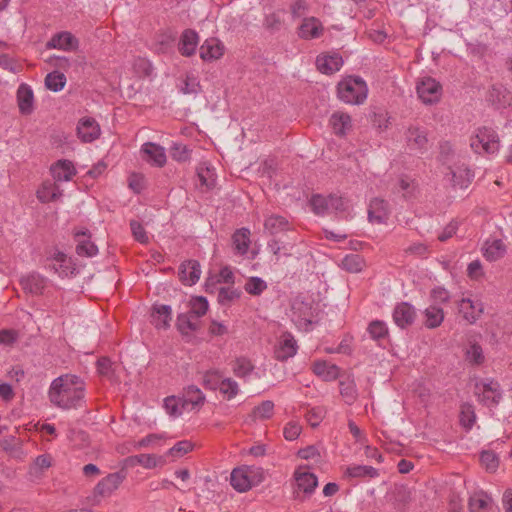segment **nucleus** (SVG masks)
Wrapping results in <instances>:
<instances>
[{"mask_svg": "<svg viewBox=\"0 0 512 512\" xmlns=\"http://www.w3.org/2000/svg\"><path fill=\"white\" fill-rule=\"evenodd\" d=\"M85 390L83 379L77 375L65 374L51 382L48 398L58 408L73 409L81 406L85 398Z\"/></svg>", "mask_w": 512, "mask_h": 512, "instance_id": "nucleus-1", "label": "nucleus"}, {"mask_svg": "<svg viewBox=\"0 0 512 512\" xmlns=\"http://www.w3.org/2000/svg\"><path fill=\"white\" fill-rule=\"evenodd\" d=\"M368 87L359 76H349L337 85L338 98L346 104L360 105L367 98Z\"/></svg>", "mask_w": 512, "mask_h": 512, "instance_id": "nucleus-2", "label": "nucleus"}, {"mask_svg": "<svg viewBox=\"0 0 512 512\" xmlns=\"http://www.w3.org/2000/svg\"><path fill=\"white\" fill-rule=\"evenodd\" d=\"M262 480L263 470L261 468L247 466L233 469L230 476L231 486L238 492H246Z\"/></svg>", "mask_w": 512, "mask_h": 512, "instance_id": "nucleus-3", "label": "nucleus"}, {"mask_svg": "<svg viewBox=\"0 0 512 512\" xmlns=\"http://www.w3.org/2000/svg\"><path fill=\"white\" fill-rule=\"evenodd\" d=\"M293 478L295 482L293 495L296 500L304 501L309 498L318 486L317 476L302 466L294 471Z\"/></svg>", "mask_w": 512, "mask_h": 512, "instance_id": "nucleus-4", "label": "nucleus"}, {"mask_svg": "<svg viewBox=\"0 0 512 512\" xmlns=\"http://www.w3.org/2000/svg\"><path fill=\"white\" fill-rule=\"evenodd\" d=\"M500 141L495 130L488 127L479 128L471 140V148L477 153L494 154L498 152Z\"/></svg>", "mask_w": 512, "mask_h": 512, "instance_id": "nucleus-5", "label": "nucleus"}, {"mask_svg": "<svg viewBox=\"0 0 512 512\" xmlns=\"http://www.w3.org/2000/svg\"><path fill=\"white\" fill-rule=\"evenodd\" d=\"M125 479L123 472H114L101 479L94 488L93 501L98 504L101 498L110 497Z\"/></svg>", "mask_w": 512, "mask_h": 512, "instance_id": "nucleus-6", "label": "nucleus"}, {"mask_svg": "<svg viewBox=\"0 0 512 512\" xmlns=\"http://www.w3.org/2000/svg\"><path fill=\"white\" fill-rule=\"evenodd\" d=\"M417 94L424 104H434L440 101L442 85L432 77L422 78L416 86Z\"/></svg>", "mask_w": 512, "mask_h": 512, "instance_id": "nucleus-7", "label": "nucleus"}, {"mask_svg": "<svg viewBox=\"0 0 512 512\" xmlns=\"http://www.w3.org/2000/svg\"><path fill=\"white\" fill-rule=\"evenodd\" d=\"M298 351V344L292 333L283 332L274 349V357L280 362H285L294 357Z\"/></svg>", "mask_w": 512, "mask_h": 512, "instance_id": "nucleus-8", "label": "nucleus"}, {"mask_svg": "<svg viewBox=\"0 0 512 512\" xmlns=\"http://www.w3.org/2000/svg\"><path fill=\"white\" fill-rule=\"evenodd\" d=\"M476 395L478 396V400L487 407H493L499 404L502 398V392L500 389V385L498 382L494 380H489L482 384V390H480V385H476Z\"/></svg>", "mask_w": 512, "mask_h": 512, "instance_id": "nucleus-9", "label": "nucleus"}, {"mask_svg": "<svg viewBox=\"0 0 512 512\" xmlns=\"http://www.w3.org/2000/svg\"><path fill=\"white\" fill-rule=\"evenodd\" d=\"M20 285L25 293L31 295H43L49 280L38 272H30L20 278Z\"/></svg>", "mask_w": 512, "mask_h": 512, "instance_id": "nucleus-10", "label": "nucleus"}, {"mask_svg": "<svg viewBox=\"0 0 512 512\" xmlns=\"http://www.w3.org/2000/svg\"><path fill=\"white\" fill-rule=\"evenodd\" d=\"M142 159L155 167H163L166 164L167 157L164 147L153 142H146L140 149Z\"/></svg>", "mask_w": 512, "mask_h": 512, "instance_id": "nucleus-11", "label": "nucleus"}, {"mask_svg": "<svg viewBox=\"0 0 512 512\" xmlns=\"http://www.w3.org/2000/svg\"><path fill=\"white\" fill-rule=\"evenodd\" d=\"M405 139L410 150L424 152L428 148V137L425 128L410 125L405 132Z\"/></svg>", "mask_w": 512, "mask_h": 512, "instance_id": "nucleus-12", "label": "nucleus"}, {"mask_svg": "<svg viewBox=\"0 0 512 512\" xmlns=\"http://www.w3.org/2000/svg\"><path fill=\"white\" fill-rule=\"evenodd\" d=\"M47 261L51 262L49 268L58 274L59 277H67L74 274L75 267L73 266L71 259L61 251L56 250Z\"/></svg>", "mask_w": 512, "mask_h": 512, "instance_id": "nucleus-13", "label": "nucleus"}, {"mask_svg": "<svg viewBox=\"0 0 512 512\" xmlns=\"http://www.w3.org/2000/svg\"><path fill=\"white\" fill-rule=\"evenodd\" d=\"M459 312L463 318L470 324L475 323L484 311V305L480 300L462 298L458 304Z\"/></svg>", "mask_w": 512, "mask_h": 512, "instance_id": "nucleus-14", "label": "nucleus"}, {"mask_svg": "<svg viewBox=\"0 0 512 512\" xmlns=\"http://www.w3.org/2000/svg\"><path fill=\"white\" fill-rule=\"evenodd\" d=\"M392 316L395 324L404 329L413 324L416 310L410 303L401 302L395 306Z\"/></svg>", "mask_w": 512, "mask_h": 512, "instance_id": "nucleus-15", "label": "nucleus"}, {"mask_svg": "<svg viewBox=\"0 0 512 512\" xmlns=\"http://www.w3.org/2000/svg\"><path fill=\"white\" fill-rule=\"evenodd\" d=\"M292 230L291 222L282 215L271 214L264 220V231L273 237Z\"/></svg>", "mask_w": 512, "mask_h": 512, "instance_id": "nucleus-16", "label": "nucleus"}, {"mask_svg": "<svg viewBox=\"0 0 512 512\" xmlns=\"http://www.w3.org/2000/svg\"><path fill=\"white\" fill-rule=\"evenodd\" d=\"M77 135L85 143L92 142L100 136V127L93 118H82L77 125Z\"/></svg>", "mask_w": 512, "mask_h": 512, "instance_id": "nucleus-17", "label": "nucleus"}, {"mask_svg": "<svg viewBox=\"0 0 512 512\" xmlns=\"http://www.w3.org/2000/svg\"><path fill=\"white\" fill-rule=\"evenodd\" d=\"M343 65L342 56L339 53L322 54L316 58L317 69L327 75H331L340 70Z\"/></svg>", "mask_w": 512, "mask_h": 512, "instance_id": "nucleus-18", "label": "nucleus"}, {"mask_svg": "<svg viewBox=\"0 0 512 512\" xmlns=\"http://www.w3.org/2000/svg\"><path fill=\"white\" fill-rule=\"evenodd\" d=\"M178 275L184 285H194L201 275L199 262L196 260L183 262L179 267Z\"/></svg>", "mask_w": 512, "mask_h": 512, "instance_id": "nucleus-19", "label": "nucleus"}, {"mask_svg": "<svg viewBox=\"0 0 512 512\" xmlns=\"http://www.w3.org/2000/svg\"><path fill=\"white\" fill-rule=\"evenodd\" d=\"M507 247L501 239L488 238L482 247V253L486 260L497 261L505 256Z\"/></svg>", "mask_w": 512, "mask_h": 512, "instance_id": "nucleus-20", "label": "nucleus"}, {"mask_svg": "<svg viewBox=\"0 0 512 512\" xmlns=\"http://www.w3.org/2000/svg\"><path fill=\"white\" fill-rule=\"evenodd\" d=\"M389 217V204L384 199L374 198L368 208V219L372 223L382 224Z\"/></svg>", "mask_w": 512, "mask_h": 512, "instance_id": "nucleus-21", "label": "nucleus"}, {"mask_svg": "<svg viewBox=\"0 0 512 512\" xmlns=\"http://www.w3.org/2000/svg\"><path fill=\"white\" fill-rule=\"evenodd\" d=\"M17 104L22 115H30L34 111V93L28 84L22 83L19 85Z\"/></svg>", "mask_w": 512, "mask_h": 512, "instance_id": "nucleus-22", "label": "nucleus"}, {"mask_svg": "<svg viewBox=\"0 0 512 512\" xmlns=\"http://www.w3.org/2000/svg\"><path fill=\"white\" fill-rule=\"evenodd\" d=\"M199 44L198 33L193 29H185L179 39L178 50L182 56H192Z\"/></svg>", "mask_w": 512, "mask_h": 512, "instance_id": "nucleus-23", "label": "nucleus"}, {"mask_svg": "<svg viewBox=\"0 0 512 512\" xmlns=\"http://www.w3.org/2000/svg\"><path fill=\"white\" fill-rule=\"evenodd\" d=\"M324 31L321 21L315 17L304 18L299 27L298 35L305 40L315 39L322 36Z\"/></svg>", "mask_w": 512, "mask_h": 512, "instance_id": "nucleus-24", "label": "nucleus"}, {"mask_svg": "<svg viewBox=\"0 0 512 512\" xmlns=\"http://www.w3.org/2000/svg\"><path fill=\"white\" fill-rule=\"evenodd\" d=\"M488 101L496 108L509 106L512 102L511 93L501 84L493 85L488 91Z\"/></svg>", "mask_w": 512, "mask_h": 512, "instance_id": "nucleus-25", "label": "nucleus"}, {"mask_svg": "<svg viewBox=\"0 0 512 512\" xmlns=\"http://www.w3.org/2000/svg\"><path fill=\"white\" fill-rule=\"evenodd\" d=\"M313 373L324 381H334L340 375V368L325 360H316L311 367Z\"/></svg>", "mask_w": 512, "mask_h": 512, "instance_id": "nucleus-26", "label": "nucleus"}, {"mask_svg": "<svg viewBox=\"0 0 512 512\" xmlns=\"http://www.w3.org/2000/svg\"><path fill=\"white\" fill-rule=\"evenodd\" d=\"M77 241L76 253L82 257H93L98 254V247L90 240V234L87 230L75 233Z\"/></svg>", "mask_w": 512, "mask_h": 512, "instance_id": "nucleus-27", "label": "nucleus"}, {"mask_svg": "<svg viewBox=\"0 0 512 512\" xmlns=\"http://www.w3.org/2000/svg\"><path fill=\"white\" fill-rule=\"evenodd\" d=\"M224 47L216 38H209L200 46L199 53L203 61L219 59L223 55Z\"/></svg>", "mask_w": 512, "mask_h": 512, "instance_id": "nucleus-28", "label": "nucleus"}, {"mask_svg": "<svg viewBox=\"0 0 512 512\" xmlns=\"http://www.w3.org/2000/svg\"><path fill=\"white\" fill-rule=\"evenodd\" d=\"M47 47L71 51L78 47V40L70 32H60L50 39L47 43Z\"/></svg>", "mask_w": 512, "mask_h": 512, "instance_id": "nucleus-29", "label": "nucleus"}, {"mask_svg": "<svg viewBox=\"0 0 512 512\" xmlns=\"http://www.w3.org/2000/svg\"><path fill=\"white\" fill-rule=\"evenodd\" d=\"M152 324L160 329H167L172 320V309L169 305H154L152 308Z\"/></svg>", "mask_w": 512, "mask_h": 512, "instance_id": "nucleus-30", "label": "nucleus"}, {"mask_svg": "<svg viewBox=\"0 0 512 512\" xmlns=\"http://www.w3.org/2000/svg\"><path fill=\"white\" fill-rule=\"evenodd\" d=\"M51 173L56 181H69L76 171L71 161L59 160L51 167Z\"/></svg>", "mask_w": 512, "mask_h": 512, "instance_id": "nucleus-31", "label": "nucleus"}, {"mask_svg": "<svg viewBox=\"0 0 512 512\" xmlns=\"http://www.w3.org/2000/svg\"><path fill=\"white\" fill-rule=\"evenodd\" d=\"M232 243L236 254L245 255L250 247V230L248 228L237 229L232 235Z\"/></svg>", "mask_w": 512, "mask_h": 512, "instance_id": "nucleus-32", "label": "nucleus"}, {"mask_svg": "<svg viewBox=\"0 0 512 512\" xmlns=\"http://www.w3.org/2000/svg\"><path fill=\"white\" fill-rule=\"evenodd\" d=\"M450 174L453 186L461 189L467 188L474 177L472 171L466 166H459L456 169H451Z\"/></svg>", "mask_w": 512, "mask_h": 512, "instance_id": "nucleus-33", "label": "nucleus"}, {"mask_svg": "<svg viewBox=\"0 0 512 512\" xmlns=\"http://www.w3.org/2000/svg\"><path fill=\"white\" fill-rule=\"evenodd\" d=\"M176 326L182 335H188L199 328V319L189 312L177 316Z\"/></svg>", "mask_w": 512, "mask_h": 512, "instance_id": "nucleus-34", "label": "nucleus"}, {"mask_svg": "<svg viewBox=\"0 0 512 512\" xmlns=\"http://www.w3.org/2000/svg\"><path fill=\"white\" fill-rule=\"evenodd\" d=\"M424 325L429 329L439 327L444 321V311L441 307L431 304L424 311Z\"/></svg>", "mask_w": 512, "mask_h": 512, "instance_id": "nucleus-35", "label": "nucleus"}, {"mask_svg": "<svg viewBox=\"0 0 512 512\" xmlns=\"http://www.w3.org/2000/svg\"><path fill=\"white\" fill-rule=\"evenodd\" d=\"M62 196L60 188L52 182H44L37 191V198L42 203L55 201Z\"/></svg>", "mask_w": 512, "mask_h": 512, "instance_id": "nucleus-36", "label": "nucleus"}, {"mask_svg": "<svg viewBox=\"0 0 512 512\" xmlns=\"http://www.w3.org/2000/svg\"><path fill=\"white\" fill-rule=\"evenodd\" d=\"M292 311L299 321L304 322L306 325L312 324L313 310L310 303L296 299L292 304Z\"/></svg>", "mask_w": 512, "mask_h": 512, "instance_id": "nucleus-37", "label": "nucleus"}, {"mask_svg": "<svg viewBox=\"0 0 512 512\" xmlns=\"http://www.w3.org/2000/svg\"><path fill=\"white\" fill-rule=\"evenodd\" d=\"M348 478H376L378 470L369 465H352L348 466L344 472Z\"/></svg>", "mask_w": 512, "mask_h": 512, "instance_id": "nucleus-38", "label": "nucleus"}, {"mask_svg": "<svg viewBox=\"0 0 512 512\" xmlns=\"http://www.w3.org/2000/svg\"><path fill=\"white\" fill-rule=\"evenodd\" d=\"M336 135L343 136L351 128V117L345 113H334L330 119Z\"/></svg>", "mask_w": 512, "mask_h": 512, "instance_id": "nucleus-39", "label": "nucleus"}, {"mask_svg": "<svg viewBox=\"0 0 512 512\" xmlns=\"http://www.w3.org/2000/svg\"><path fill=\"white\" fill-rule=\"evenodd\" d=\"M232 370L236 377L245 379L253 372L254 365L250 359L238 357L232 364Z\"/></svg>", "mask_w": 512, "mask_h": 512, "instance_id": "nucleus-40", "label": "nucleus"}, {"mask_svg": "<svg viewBox=\"0 0 512 512\" xmlns=\"http://www.w3.org/2000/svg\"><path fill=\"white\" fill-rule=\"evenodd\" d=\"M274 414V403L270 400L262 401L255 406L251 412V418L256 421H264L270 419Z\"/></svg>", "mask_w": 512, "mask_h": 512, "instance_id": "nucleus-41", "label": "nucleus"}, {"mask_svg": "<svg viewBox=\"0 0 512 512\" xmlns=\"http://www.w3.org/2000/svg\"><path fill=\"white\" fill-rule=\"evenodd\" d=\"M492 500L485 493H476L469 499L470 512H487L490 508Z\"/></svg>", "mask_w": 512, "mask_h": 512, "instance_id": "nucleus-42", "label": "nucleus"}, {"mask_svg": "<svg viewBox=\"0 0 512 512\" xmlns=\"http://www.w3.org/2000/svg\"><path fill=\"white\" fill-rule=\"evenodd\" d=\"M340 394L348 405H352L357 399L356 384L353 379L347 378L339 382Z\"/></svg>", "mask_w": 512, "mask_h": 512, "instance_id": "nucleus-43", "label": "nucleus"}, {"mask_svg": "<svg viewBox=\"0 0 512 512\" xmlns=\"http://www.w3.org/2000/svg\"><path fill=\"white\" fill-rule=\"evenodd\" d=\"M329 201L330 195L323 196L321 194H314L310 198L309 204L316 215L323 216L330 211Z\"/></svg>", "mask_w": 512, "mask_h": 512, "instance_id": "nucleus-44", "label": "nucleus"}, {"mask_svg": "<svg viewBox=\"0 0 512 512\" xmlns=\"http://www.w3.org/2000/svg\"><path fill=\"white\" fill-rule=\"evenodd\" d=\"M241 296V292L232 287H220L218 289L217 300L222 306H230L235 300H238Z\"/></svg>", "mask_w": 512, "mask_h": 512, "instance_id": "nucleus-45", "label": "nucleus"}, {"mask_svg": "<svg viewBox=\"0 0 512 512\" xmlns=\"http://www.w3.org/2000/svg\"><path fill=\"white\" fill-rule=\"evenodd\" d=\"M184 402L193 407L201 406L205 402V395L197 386L190 385L184 391Z\"/></svg>", "mask_w": 512, "mask_h": 512, "instance_id": "nucleus-46", "label": "nucleus"}, {"mask_svg": "<svg viewBox=\"0 0 512 512\" xmlns=\"http://www.w3.org/2000/svg\"><path fill=\"white\" fill-rule=\"evenodd\" d=\"M197 175L201 185L207 188H213L216 183V176L214 170L207 166V163H202L197 167Z\"/></svg>", "mask_w": 512, "mask_h": 512, "instance_id": "nucleus-47", "label": "nucleus"}, {"mask_svg": "<svg viewBox=\"0 0 512 512\" xmlns=\"http://www.w3.org/2000/svg\"><path fill=\"white\" fill-rule=\"evenodd\" d=\"M267 287L266 281L257 276L249 277L244 285L245 291L252 296H260Z\"/></svg>", "mask_w": 512, "mask_h": 512, "instance_id": "nucleus-48", "label": "nucleus"}, {"mask_svg": "<svg viewBox=\"0 0 512 512\" xmlns=\"http://www.w3.org/2000/svg\"><path fill=\"white\" fill-rule=\"evenodd\" d=\"M66 84V77L63 73L58 71L50 72L45 77L46 87L53 91L58 92L64 88Z\"/></svg>", "mask_w": 512, "mask_h": 512, "instance_id": "nucleus-49", "label": "nucleus"}, {"mask_svg": "<svg viewBox=\"0 0 512 512\" xmlns=\"http://www.w3.org/2000/svg\"><path fill=\"white\" fill-rule=\"evenodd\" d=\"M192 150L181 142H174L170 147V155L177 162H187L191 158Z\"/></svg>", "mask_w": 512, "mask_h": 512, "instance_id": "nucleus-50", "label": "nucleus"}, {"mask_svg": "<svg viewBox=\"0 0 512 512\" xmlns=\"http://www.w3.org/2000/svg\"><path fill=\"white\" fill-rule=\"evenodd\" d=\"M223 397L227 400H231L237 396L239 393V385L232 378H223L221 380V384L218 388Z\"/></svg>", "mask_w": 512, "mask_h": 512, "instance_id": "nucleus-51", "label": "nucleus"}, {"mask_svg": "<svg viewBox=\"0 0 512 512\" xmlns=\"http://www.w3.org/2000/svg\"><path fill=\"white\" fill-rule=\"evenodd\" d=\"M476 421L474 407L469 403L461 405L460 423L466 429H471Z\"/></svg>", "mask_w": 512, "mask_h": 512, "instance_id": "nucleus-52", "label": "nucleus"}, {"mask_svg": "<svg viewBox=\"0 0 512 512\" xmlns=\"http://www.w3.org/2000/svg\"><path fill=\"white\" fill-rule=\"evenodd\" d=\"M367 331L374 340H381L388 336V328L385 322L374 320L368 325Z\"/></svg>", "mask_w": 512, "mask_h": 512, "instance_id": "nucleus-53", "label": "nucleus"}, {"mask_svg": "<svg viewBox=\"0 0 512 512\" xmlns=\"http://www.w3.org/2000/svg\"><path fill=\"white\" fill-rule=\"evenodd\" d=\"M208 310V301L205 297L199 296L194 297L190 301V310L188 311L196 318H200L205 315Z\"/></svg>", "mask_w": 512, "mask_h": 512, "instance_id": "nucleus-54", "label": "nucleus"}, {"mask_svg": "<svg viewBox=\"0 0 512 512\" xmlns=\"http://www.w3.org/2000/svg\"><path fill=\"white\" fill-rule=\"evenodd\" d=\"M363 261L357 254H350L343 258L342 267L348 272L356 273L362 270Z\"/></svg>", "mask_w": 512, "mask_h": 512, "instance_id": "nucleus-55", "label": "nucleus"}, {"mask_svg": "<svg viewBox=\"0 0 512 512\" xmlns=\"http://www.w3.org/2000/svg\"><path fill=\"white\" fill-rule=\"evenodd\" d=\"M221 380L222 375L218 370H210L203 375V385L209 390H217L221 384Z\"/></svg>", "mask_w": 512, "mask_h": 512, "instance_id": "nucleus-56", "label": "nucleus"}, {"mask_svg": "<svg viewBox=\"0 0 512 512\" xmlns=\"http://www.w3.org/2000/svg\"><path fill=\"white\" fill-rule=\"evenodd\" d=\"M193 449V443L189 440L178 441L172 448L167 452V455L179 458L187 454Z\"/></svg>", "mask_w": 512, "mask_h": 512, "instance_id": "nucleus-57", "label": "nucleus"}, {"mask_svg": "<svg viewBox=\"0 0 512 512\" xmlns=\"http://www.w3.org/2000/svg\"><path fill=\"white\" fill-rule=\"evenodd\" d=\"M451 295L447 289L442 286L434 287L430 292V299L432 304L439 305L445 304L450 301Z\"/></svg>", "mask_w": 512, "mask_h": 512, "instance_id": "nucleus-58", "label": "nucleus"}, {"mask_svg": "<svg viewBox=\"0 0 512 512\" xmlns=\"http://www.w3.org/2000/svg\"><path fill=\"white\" fill-rule=\"evenodd\" d=\"M399 187L403 193L404 198L410 199L415 196L417 184L414 180H411L408 177H402L399 180Z\"/></svg>", "mask_w": 512, "mask_h": 512, "instance_id": "nucleus-59", "label": "nucleus"}, {"mask_svg": "<svg viewBox=\"0 0 512 512\" xmlns=\"http://www.w3.org/2000/svg\"><path fill=\"white\" fill-rule=\"evenodd\" d=\"M325 409L323 407H313L306 413V419L312 427H317L325 417Z\"/></svg>", "mask_w": 512, "mask_h": 512, "instance_id": "nucleus-60", "label": "nucleus"}, {"mask_svg": "<svg viewBox=\"0 0 512 512\" xmlns=\"http://www.w3.org/2000/svg\"><path fill=\"white\" fill-rule=\"evenodd\" d=\"M480 460L489 471H495L499 465L498 456L493 451H483Z\"/></svg>", "mask_w": 512, "mask_h": 512, "instance_id": "nucleus-61", "label": "nucleus"}, {"mask_svg": "<svg viewBox=\"0 0 512 512\" xmlns=\"http://www.w3.org/2000/svg\"><path fill=\"white\" fill-rule=\"evenodd\" d=\"M466 357L472 364H481L484 361L481 346L478 344H472L466 351Z\"/></svg>", "mask_w": 512, "mask_h": 512, "instance_id": "nucleus-62", "label": "nucleus"}, {"mask_svg": "<svg viewBox=\"0 0 512 512\" xmlns=\"http://www.w3.org/2000/svg\"><path fill=\"white\" fill-rule=\"evenodd\" d=\"M130 228H131V231H132V234H133V237L140 243H147L148 242V236H147V233L145 231V228L143 227V225L136 221V220H131L130 221Z\"/></svg>", "mask_w": 512, "mask_h": 512, "instance_id": "nucleus-63", "label": "nucleus"}, {"mask_svg": "<svg viewBox=\"0 0 512 512\" xmlns=\"http://www.w3.org/2000/svg\"><path fill=\"white\" fill-rule=\"evenodd\" d=\"M164 408L166 412L173 417H177L182 414V409L179 407V400L174 396L164 399Z\"/></svg>", "mask_w": 512, "mask_h": 512, "instance_id": "nucleus-64", "label": "nucleus"}]
</instances>
